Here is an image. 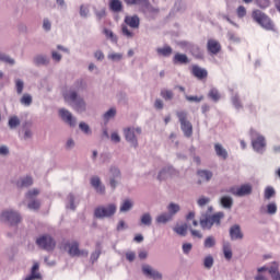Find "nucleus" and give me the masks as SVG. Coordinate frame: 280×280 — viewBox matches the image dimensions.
<instances>
[{
	"mask_svg": "<svg viewBox=\"0 0 280 280\" xmlns=\"http://www.w3.org/2000/svg\"><path fill=\"white\" fill-rule=\"evenodd\" d=\"M173 217L172 214H168V212H164L156 217L155 222L158 224H167V222H172Z\"/></svg>",
	"mask_w": 280,
	"mask_h": 280,
	"instance_id": "a878e982",
	"label": "nucleus"
},
{
	"mask_svg": "<svg viewBox=\"0 0 280 280\" xmlns=\"http://www.w3.org/2000/svg\"><path fill=\"white\" fill-rule=\"evenodd\" d=\"M117 115V109L110 108L104 114L105 121H109V119H113Z\"/></svg>",
	"mask_w": 280,
	"mask_h": 280,
	"instance_id": "3c124183",
	"label": "nucleus"
},
{
	"mask_svg": "<svg viewBox=\"0 0 280 280\" xmlns=\"http://www.w3.org/2000/svg\"><path fill=\"white\" fill-rule=\"evenodd\" d=\"M32 102H33V98L31 96V94H23L21 100H20V104H22V106H32Z\"/></svg>",
	"mask_w": 280,
	"mask_h": 280,
	"instance_id": "4c0bfd02",
	"label": "nucleus"
},
{
	"mask_svg": "<svg viewBox=\"0 0 280 280\" xmlns=\"http://www.w3.org/2000/svg\"><path fill=\"white\" fill-rule=\"evenodd\" d=\"M40 268V265L38 262H34L32 269H31V275L27 276L24 280H40L43 279V276L40 272H38Z\"/></svg>",
	"mask_w": 280,
	"mask_h": 280,
	"instance_id": "a211bd4d",
	"label": "nucleus"
},
{
	"mask_svg": "<svg viewBox=\"0 0 280 280\" xmlns=\"http://www.w3.org/2000/svg\"><path fill=\"white\" fill-rule=\"evenodd\" d=\"M132 207H135V202H132V200H130V199H126L120 205L119 211H120V213H128V211H130V209H132Z\"/></svg>",
	"mask_w": 280,
	"mask_h": 280,
	"instance_id": "bb28decb",
	"label": "nucleus"
},
{
	"mask_svg": "<svg viewBox=\"0 0 280 280\" xmlns=\"http://www.w3.org/2000/svg\"><path fill=\"white\" fill-rule=\"evenodd\" d=\"M109 5L113 12H121V0H112Z\"/></svg>",
	"mask_w": 280,
	"mask_h": 280,
	"instance_id": "79ce46f5",
	"label": "nucleus"
},
{
	"mask_svg": "<svg viewBox=\"0 0 280 280\" xmlns=\"http://www.w3.org/2000/svg\"><path fill=\"white\" fill-rule=\"evenodd\" d=\"M68 248L70 257H89V250L80 249V244L78 242L70 243Z\"/></svg>",
	"mask_w": 280,
	"mask_h": 280,
	"instance_id": "9d476101",
	"label": "nucleus"
},
{
	"mask_svg": "<svg viewBox=\"0 0 280 280\" xmlns=\"http://www.w3.org/2000/svg\"><path fill=\"white\" fill-rule=\"evenodd\" d=\"M63 97L66 102L72 103L71 106L77 113L86 112V102L84 101V98L78 96V92H75L74 90L66 92L63 94Z\"/></svg>",
	"mask_w": 280,
	"mask_h": 280,
	"instance_id": "f03ea898",
	"label": "nucleus"
},
{
	"mask_svg": "<svg viewBox=\"0 0 280 280\" xmlns=\"http://www.w3.org/2000/svg\"><path fill=\"white\" fill-rule=\"evenodd\" d=\"M160 95L165 102H172V100H174V92L172 90L163 89L161 90Z\"/></svg>",
	"mask_w": 280,
	"mask_h": 280,
	"instance_id": "7c9ffc66",
	"label": "nucleus"
},
{
	"mask_svg": "<svg viewBox=\"0 0 280 280\" xmlns=\"http://www.w3.org/2000/svg\"><path fill=\"white\" fill-rule=\"evenodd\" d=\"M172 172H174L172 167H164L162 171H160L158 175V180H166V178H170V176H172Z\"/></svg>",
	"mask_w": 280,
	"mask_h": 280,
	"instance_id": "cd10ccee",
	"label": "nucleus"
},
{
	"mask_svg": "<svg viewBox=\"0 0 280 280\" xmlns=\"http://www.w3.org/2000/svg\"><path fill=\"white\" fill-rule=\"evenodd\" d=\"M186 100H187V102L200 103V102H202V100H205V96H189V95H186Z\"/></svg>",
	"mask_w": 280,
	"mask_h": 280,
	"instance_id": "052dcab7",
	"label": "nucleus"
},
{
	"mask_svg": "<svg viewBox=\"0 0 280 280\" xmlns=\"http://www.w3.org/2000/svg\"><path fill=\"white\" fill-rule=\"evenodd\" d=\"M108 60H112L113 62H119L121 58H124L122 54L119 52H112L107 56Z\"/></svg>",
	"mask_w": 280,
	"mask_h": 280,
	"instance_id": "09e8293b",
	"label": "nucleus"
},
{
	"mask_svg": "<svg viewBox=\"0 0 280 280\" xmlns=\"http://www.w3.org/2000/svg\"><path fill=\"white\" fill-rule=\"evenodd\" d=\"M51 58H52V60H55V62H60V60H62V55H60L56 50H52L51 51Z\"/></svg>",
	"mask_w": 280,
	"mask_h": 280,
	"instance_id": "e2e57ef3",
	"label": "nucleus"
},
{
	"mask_svg": "<svg viewBox=\"0 0 280 280\" xmlns=\"http://www.w3.org/2000/svg\"><path fill=\"white\" fill-rule=\"evenodd\" d=\"M117 213V205L108 203L106 206H98L94 209V218L104 220L106 218H113Z\"/></svg>",
	"mask_w": 280,
	"mask_h": 280,
	"instance_id": "7ed1b4c3",
	"label": "nucleus"
},
{
	"mask_svg": "<svg viewBox=\"0 0 280 280\" xmlns=\"http://www.w3.org/2000/svg\"><path fill=\"white\" fill-rule=\"evenodd\" d=\"M187 229H189V225H187V223H184L182 225L175 226L173 231L177 233V235H182L183 237H185V235H187Z\"/></svg>",
	"mask_w": 280,
	"mask_h": 280,
	"instance_id": "473e14b6",
	"label": "nucleus"
},
{
	"mask_svg": "<svg viewBox=\"0 0 280 280\" xmlns=\"http://www.w3.org/2000/svg\"><path fill=\"white\" fill-rule=\"evenodd\" d=\"M124 135L126 141H128L132 148H139V141L137 140V137L141 135V128L129 127L124 130Z\"/></svg>",
	"mask_w": 280,
	"mask_h": 280,
	"instance_id": "0eeeda50",
	"label": "nucleus"
},
{
	"mask_svg": "<svg viewBox=\"0 0 280 280\" xmlns=\"http://www.w3.org/2000/svg\"><path fill=\"white\" fill-rule=\"evenodd\" d=\"M59 115L62 121H65V124H68V126H70L71 128L75 127V125L78 124V120L75 119V117H73V114H71V112H69L68 109H59Z\"/></svg>",
	"mask_w": 280,
	"mask_h": 280,
	"instance_id": "4468645a",
	"label": "nucleus"
},
{
	"mask_svg": "<svg viewBox=\"0 0 280 280\" xmlns=\"http://www.w3.org/2000/svg\"><path fill=\"white\" fill-rule=\"evenodd\" d=\"M2 218L10 224L11 226H16V224H21V221L23 218L21 217V213L14 211V210H5L2 212Z\"/></svg>",
	"mask_w": 280,
	"mask_h": 280,
	"instance_id": "1a4fd4ad",
	"label": "nucleus"
},
{
	"mask_svg": "<svg viewBox=\"0 0 280 280\" xmlns=\"http://www.w3.org/2000/svg\"><path fill=\"white\" fill-rule=\"evenodd\" d=\"M167 211L168 215L174 218V215H176L178 211H180V206L172 202L167 206Z\"/></svg>",
	"mask_w": 280,
	"mask_h": 280,
	"instance_id": "72a5a7b5",
	"label": "nucleus"
},
{
	"mask_svg": "<svg viewBox=\"0 0 280 280\" xmlns=\"http://www.w3.org/2000/svg\"><path fill=\"white\" fill-rule=\"evenodd\" d=\"M236 14H237L238 19H244V16H246V7L240 5L236 9Z\"/></svg>",
	"mask_w": 280,
	"mask_h": 280,
	"instance_id": "13d9d810",
	"label": "nucleus"
},
{
	"mask_svg": "<svg viewBox=\"0 0 280 280\" xmlns=\"http://www.w3.org/2000/svg\"><path fill=\"white\" fill-rule=\"evenodd\" d=\"M213 256L208 255L205 257L203 259V266L207 270H211V268H213Z\"/></svg>",
	"mask_w": 280,
	"mask_h": 280,
	"instance_id": "37998d69",
	"label": "nucleus"
},
{
	"mask_svg": "<svg viewBox=\"0 0 280 280\" xmlns=\"http://www.w3.org/2000/svg\"><path fill=\"white\" fill-rule=\"evenodd\" d=\"M192 248H194V245L191 243H184L182 246L184 255H189Z\"/></svg>",
	"mask_w": 280,
	"mask_h": 280,
	"instance_id": "864d4df0",
	"label": "nucleus"
},
{
	"mask_svg": "<svg viewBox=\"0 0 280 280\" xmlns=\"http://www.w3.org/2000/svg\"><path fill=\"white\" fill-rule=\"evenodd\" d=\"M192 75H195V78H197L198 80H205V78H207V75H209V73L207 72L206 69L200 68L198 66H194L192 67Z\"/></svg>",
	"mask_w": 280,
	"mask_h": 280,
	"instance_id": "412c9836",
	"label": "nucleus"
},
{
	"mask_svg": "<svg viewBox=\"0 0 280 280\" xmlns=\"http://www.w3.org/2000/svg\"><path fill=\"white\" fill-rule=\"evenodd\" d=\"M23 89H25V83L23 82V80L16 79L15 80V90H16L18 95L23 94Z\"/></svg>",
	"mask_w": 280,
	"mask_h": 280,
	"instance_id": "c03bdc74",
	"label": "nucleus"
},
{
	"mask_svg": "<svg viewBox=\"0 0 280 280\" xmlns=\"http://www.w3.org/2000/svg\"><path fill=\"white\" fill-rule=\"evenodd\" d=\"M252 19H254V21L265 30H272V21L260 10H254L252 12Z\"/></svg>",
	"mask_w": 280,
	"mask_h": 280,
	"instance_id": "20e7f679",
	"label": "nucleus"
},
{
	"mask_svg": "<svg viewBox=\"0 0 280 280\" xmlns=\"http://www.w3.org/2000/svg\"><path fill=\"white\" fill-rule=\"evenodd\" d=\"M176 115L185 137H191V135H194V126L187 120V112H177Z\"/></svg>",
	"mask_w": 280,
	"mask_h": 280,
	"instance_id": "39448f33",
	"label": "nucleus"
},
{
	"mask_svg": "<svg viewBox=\"0 0 280 280\" xmlns=\"http://www.w3.org/2000/svg\"><path fill=\"white\" fill-rule=\"evenodd\" d=\"M190 47V54L195 56V58H202V51H200V48L196 45H189Z\"/></svg>",
	"mask_w": 280,
	"mask_h": 280,
	"instance_id": "a18cd8bd",
	"label": "nucleus"
},
{
	"mask_svg": "<svg viewBox=\"0 0 280 280\" xmlns=\"http://www.w3.org/2000/svg\"><path fill=\"white\" fill-rule=\"evenodd\" d=\"M223 254L225 259H233V250L231 249V243H223Z\"/></svg>",
	"mask_w": 280,
	"mask_h": 280,
	"instance_id": "2f4dec72",
	"label": "nucleus"
},
{
	"mask_svg": "<svg viewBox=\"0 0 280 280\" xmlns=\"http://www.w3.org/2000/svg\"><path fill=\"white\" fill-rule=\"evenodd\" d=\"M128 5H140L143 12H150V1L149 0H124Z\"/></svg>",
	"mask_w": 280,
	"mask_h": 280,
	"instance_id": "f3484780",
	"label": "nucleus"
},
{
	"mask_svg": "<svg viewBox=\"0 0 280 280\" xmlns=\"http://www.w3.org/2000/svg\"><path fill=\"white\" fill-rule=\"evenodd\" d=\"M140 224L142 226H152V214L145 212L140 218Z\"/></svg>",
	"mask_w": 280,
	"mask_h": 280,
	"instance_id": "c85d7f7f",
	"label": "nucleus"
},
{
	"mask_svg": "<svg viewBox=\"0 0 280 280\" xmlns=\"http://www.w3.org/2000/svg\"><path fill=\"white\" fill-rule=\"evenodd\" d=\"M124 36H127V38H132L135 36V33L132 31L128 30V26L122 25L121 27Z\"/></svg>",
	"mask_w": 280,
	"mask_h": 280,
	"instance_id": "680f3d73",
	"label": "nucleus"
},
{
	"mask_svg": "<svg viewBox=\"0 0 280 280\" xmlns=\"http://www.w3.org/2000/svg\"><path fill=\"white\" fill-rule=\"evenodd\" d=\"M197 174L201 178V180H206V183H209V180L213 178V173L211 171H198Z\"/></svg>",
	"mask_w": 280,
	"mask_h": 280,
	"instance_id": "c756f323",
	"label": "nucleus"
},
{
	"mask_svg": "<svg viewBox=\"0 0 280 280\" xmlns=\"http://www.w3.org/2000/svg\"><path fill=\"white\" fill-rule=\"evenodd\" d=\"M230 191L233 196L242 198L244 196H250L253 194V186H250V184H244L240 187H232Z\"/></svg>",
	"mask_w": 280,
	"mask_h": 280,
	"instance_id": "9b49d317",
	"label": "nucleus"
},
{
	"mask_svg": "<svg viewBox=\"0 0 280 280\" xmlns=\"http://www.w3.org/2000/svg\"><path fill=\"white\" fill-rule=\"evenodd\" d=\"M91 185L92 187H94L96 194H101V196H104V194H106V186L102 185V180L100 179V177H92Z\"/></svg>",
	"mask_w": 280,
	"mask_h": 280,
	"instance_id": "2eb2a0df",
	"label": "nucleus"
},
{
	"mask_svg": "<svg viewBox=\"0 0 280 280\" xmlns=\"http://www.w3.org/2000/svg\"><path fill=\"white\" fill-rule=\"evenodd\" d=\"M102 255V250L96 249L94 253H92L91 255V259L92 261H97V259H100V256Z\"/></svg>",
	"mask_w": 280,
	"mask_h": 280,
	"instance_id": "338daca9",
	"label": "nucleus"
},
{
	"mask_svg": "<svg viewBox=\"0 0 280 280\" xmlns=\"http://www.w3.org/2000/svg\"><path fill=\"white\" fill-rule=\"evenodd\" d=\"M125 23H126V25H129V27H132L133 30H138V27L140 25V20H139V16H137V15L126 16Z\"/></svg>",
	"mask_w": 280,
	"mask_h": 280,
	"instance_id": "4be33fe9",
	"label": "nucleus"
},
{
	"mask_svg": "<svg viewBox=\"0 0 280 280\" xmlns=\"http://www.w3.org/2000/svg\"><path fill=\"white\" fill-rule=\"evenodd\" d=\"M174 65H188L189 58L185 54H175L173 58Z\"/></svg>",
	"mask_w": 280,
	"mask_h": 280,
	"instance_id": "b1692460",
	"label": "nucleus"
},
{
	"mask_svg": "<svg viewBox=\"0 0 280 280\" xmlns=\"http://www.w3.org/2000/svg\"><path fill=\"white\" fill-rule=\"evenodd\" d=\"M109 185L112 189H116L119 180H121V171H119V168L116 166H112L109 168Z\"/></svg>",
	"mask_w": 280,
	"mask_h": 280,
	"instance_id": "ddd939ff",
	"label": "nucleus"
},
{
	"mask_svg": "<svg viewBox=\"0 0 280 280\" xmlns=\"http://www.w3.org/2000/svg\"><path fill=\"white\" fill-rule=\"evenodd\" d=\"M267 213H269V215H275V213H277V203L271 202L267 206Z\"/></svg>",
	"mask_w": 280,
	"mask_h": 280,
	"instance_id": "4d7b16f0",
	"label": "nucleus"
},
{
	"mask_svg": "<svg viewBox=\"0 0 280 280\" xmlns=\"http://www.w3.org/2000/svg\"><path fill=\"white\" fill-rule=\"evenodd\" d=\"M36 244L44 250H54V248H56V240H54L49 234H44L37 237Z\"/></svg>",
	"mask_w": 280,
	"mask_h": 280,
	"instance_id": "6e6552de",
	"label": "nucleus"
},
{
	"mask_svg": "<svg viewBox=\"0 0 280 280\" xmlns=\"http://www.w3.org/2000/svg\"><path fill=\"white\" fill-rule=\"evenodd\" d=\"M220 49H222V46H220V43L215 39H209L208 40V51L210 54H220Z\"/></svg>",
	"mask_w": 280,
	"mask_h": 280,
	"instance_id": "aec40b11",
	"label": "nucleus"
},
{
	"mask_svg": "<svg viewBox=\"0 0 280 280\" xmlns=\"http://www.w3.org/2000/svg\"><path fill=\"white\" fill-rule=\"evenodd\" d=\"M1 60L2 62H5V65H10L11 67L15 63L14 59L8 55H2Z\"/></svg>",
	"mask_w": 280,
	"mask_h": 280,
	"instance_id": "6e6d98bb",
	"label": "nucleus"
},
{
	"mask_svg": "<svg viewBox=\"0 0 280 280\" xmlns=\"http://www.w3.org/2000/svg\"><path fill=\"white\" fill-rule=\"evenodd\" d=\"M224 220V212H217L212 215L202 214L199 224L203 231H211L213 226H220Z\"/></svg>",
	"mask_w": 280,
	"mask_h": 280,
	"instance_id": "f257e3e1",
	"label": "nucleus"
},
{
	"mask_svg": "<svg viewBox=\"0 0 280 280\" xmlns=\"http://www.w3.org/2000/svg\"><path fill=\"white\" fill-rule=\"evenodd\" d=\"M142 273L144 277H148V279H153V280H163V273L150 265H142Z\"/></svg>",
	"mask_w": 280,
	"mask_h": 280,
	"instance_id": "f8f14e48",
	"label": "nucleus"
},
{
	"mask_svg": "<svg viewBox=\"0 0 280 280\" xmlns=\"http://www.w3.org/2000/svg\"><path fill=\"white\" fill-rule=\"evenodd\" d=\"M68 201L70 206H67V208L75 211V203H73L75 201V197L72 194L68 196Z\"/></svg>",
	"mask_w": 280,
	"mask_h": 280,
	"instance_id": "bf43d9fd",
	"label": "nucleus"
},
{
	"mask_svg": "<svg viewBox=\"0 0 280 280\" xmlns=\"http://www.w3.org/2000/svg\"><path fill=\"white\" fill-rule=\"evenodd\" d=\"M33 62L37 67H47V65H49V59L45 55H37L34 57Z\"/></svg>",
	"mask_w": 280,
	"mask_h": 280,
	"instance_id": "5701e85b",
	"label": "nucleus"
},
{
	"mask_svg": "<svg viewBox=\"0 0 280 280\" xmlns=\"http://www.w3.org/2000/svg\"><path fill=\"white\" fill-rule=\"evenodd\" d=\"M214 152L217 156H220L221 159H228L229 158V152H226V149L222 147L220 143L214 144Z\"/></svg>",
	"mask_w": 280,
	"mask_h": 280,
	"instance_id": "393cba45",
	"label": "nucleus"
},
{
	"mask_svg": "<svg viewBox=\"0 0 280 280\" xmlns=\"http://www.w3.org/2000/svg\"><path fill=\"white\" fill-rule=\"evenodd\" d=\"M40 194L38 188H33L28 190L25 195L26 200L28 201L27 207L32 211H38L40 209V201L36 199V196Z\"/></svg>",
	"mask_w": 280,
	"mask_h": 280,
	"instance_id": "423d86ee",
	"label": "nucleus"
},
{
	"mask_svg": "<svg viewBox=\"0 0 280 280\" xmlns=\"http://www.w3.org/2000/svg\"><path fill=\"white\" fill-rule=\"evenodd\" d=\"M256 5L261 10H266V8H270V0H255Z\"/></svg>",
	"mask_w": 280,
	"mask_h": 280,
	"instance_id": "8fccbe9b",
	"label": "nucleus"
},
{
	"mask_svg": "<svg viewBox=\"0 0 280 280\" xmlns=\"http://www.w3.org/2000/svg\"><path fill=\"white\" fill-rule=\"evenodd\" d=\"M19 126H21V119H19L16 116L9 118V127L11 129L19 128Z\"/></svg>",
	"mask_w": 280,
	"mask_h": 280,
	"instance_id": "a19ab883",
	"label": "nucleus"
},
{
	"mask_svg": "<svg viewBox=\"0 0 280 280\" xmlns=\"http://www.w3.org/2000/svg\"><path fill=\"white\" fill-rule=\"evenodd\" d=\"M268 272L270 276L279 272V262L277 261L271 262L270 267H268Z\"/></svg>",
	"mask_w": 280,
	"mask_h": 280,
	"instance_id": "603ef678",
	"label": "nucleus"
},
{
	"mask_svg": "<svg viewBox=\"0 0 280 280\" xmlns=\"http://www.w3.org/2000/svg\"><path fill=\"white\" fill-rule=\"evenodd\" d=\"M163 106H164V104L161 101V98L155 100L154 108H156L158 110H163Z\"/></svg>",
	"mask_w": 280,
	"mask_h": 280,
	"instance_id": "774afa93",
	"label": "nucleus"
},
{
	"mask_svg": "<svg viewBox=\"0 0 280 280\" xmlns=\"http://www.w3.org/2000/svg\"><path fill=\"white\" fill-rule=\"evenodd\" d=\"M205 248H213L215 246V237L208 236L203 242Z\"/></svg>",
	"mask_w": 280,
	"mask_h": 280,
	"instance_id": "49530a36",
	"label": "nucleus"
},
{
	"mask_svg": "<svg viewBox=\"0 0 280 280\" xmlns=\"http://www.w3.org/2000/svg\"><path fill=\"white\" fill-rule=\"evenodd\" d=\"M80 16H83V18L89 16V7H85V5L80 7Z\"/></svg>",
	"mask_w": 280,
	"mask_h": 280,
	"instance_id": "0e129e2a",
	"label": "nucleus"
},
{
	"mask_svg": "<svg viewBox=\"0 0 280 280\" xmlns=\"http://www.w3.org/2000/svg\"><path fill=\"white\" fill-rule=\"evenodd\" d=\"M34 179L32 177H24L18 182V187H32Z\"/></svg>",
	"mask_w": 280,
	"mask_h": 280,
	"instance_id": "c9c22d12",
	"label": "nucleus"
},
{
	"mask_svg": "<svg viewBox=\"0 0 280 280\" xmlns=\"http://www.w3.org/2000/svg\"><path fill=\"white\" fill-rule=\"evenodd\" d=\"M209 202H211V198L205 196L199 197L197 200L198 207H207Z\"/></svg>",
	"mask_w": 280,
	"mask_h": 280,
	"instance_id": "de8ad7c7",
	"label": "nucleus"
},
{
	"mask_svg": "<svg viewBox=\"0 0 280 280\" xmlns=\"http://www.w3.org/2000/svg\"><path fill=\"white\" fill-rule=\"evenodd\" d=\"M126 259L127 261H133L135 259H137V254H135V252H127Z\"/></svg>",
	"mask_w": 280,
	"mask_h": 280,
	"instance_id": "69168bd1",
	"label": "nucleus"
},
{
	"mask_svg": "<svg viewBox=\"0 0 280 280\" xmlns=\"http://www.w3.org/2000/svg\"><path fill=\"white\" fill-rule=\"evenodd\" d=\"M221 205L224 209H231L233 207V198L224 196L221 198Z\"/></svg>",
	"mask_w": 280,
	"mask_h": 280,
	"instance_id": "58836bf2",
	"label": "nucleus"
},
{
	"mask_svg": "<svg viewBox=\"0 0 280 280\" xmlns=\"http://www.w3.org/2000/svg\"><path fill=\"white\" fill-rule=\"evenodd\" d=\"M275 196H277L275 188L272 186H267L264 192L265 200H270V198H275Z\"/></svg>",
	"mask_w": 280,
	"mask_h": 280,
	"instance_id": "f704fd0d",
	"label": "nucleus"
},
{
	"mask_svg": "<svg viewBox=\"0 0 280 280\" xmlns=\"http://www.w3.org/2000/svg\"><path fill=\"white\" fill-rule=\"evenodd\" d=\"M252 145L256 152L261 154L266 148V139L259 136L256 140H253Z\"/></svg>",
	"mask_w": 280,
	"mask_h": 280,
	"instance_id": "6ab92c4d",
	"label": "nucleus"
},
{
	"mask_svg": "<svg viewBox=\"0 0 280 280\" xmlns=\"http://www.w3.org/2000/svg\"><path fill=\"white\" fill-rule=\"evenodd\" d=\"M79 128L84 132V135H91V127H89L86 122H80Z\"/></svg>",
	"mask_w": 280,
	"mask_h": 280,
	"instance_id": "5fc2aeb1",
	"label": "nucleus"
},
{
	"mask_svg": "<svg viewBox=\"0 0 280 280\" xmlns=\"http://www.w3.org/2000/svg\"><path fill=\"white\" fill-rule=\"evenodd\" d=\"M208 97H210V100H212L213 102H219L220 92L218 91V89L212 88L208 93Z\"/></svg>",
	"mask_w": 280,
	"mask_h": 280,
	"instance_id": "ea45409f",
	"label": "nucleus"
},
{
	"mask_svg": "<svg viewBox=\"0 0 280 280\" xmlns=\"http://www.w3.org/2000/svg\"><path fill=\"white\" fill-rule=\"evenodd\" d=\"M231 240H244V233H242V228L238 224H234L230 228Z\"/></svg>",
	"mask_w": 280,
	"mask_h": 280,
	"instance_id": "dca6fc26",
	"label": "nucleus"
},
{
	"mask_svg": "<svg viewBox=\"0 0 280 280\" xmlns=\"http://www.w3.org/2000/svg\"><path fill=\"white\" fill-rule=\"evenodd\" d=\"M172 47L170 46H164L163 48H158L156 52L159 54V56H164L165 58L172 56Z\"/></svg>",
	"mask_w": 280,
	"mask_h": 280,
	"instance_id": "e433bc0d",
	"label": "nucleus"
}]
</instances>
